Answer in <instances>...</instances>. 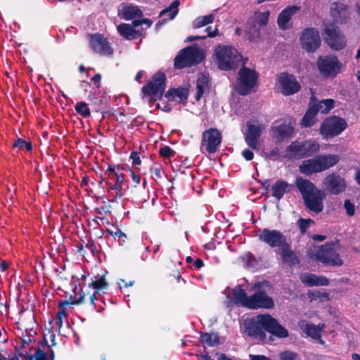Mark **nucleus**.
I'll return each instance as SVG.
<instances>
[{"label":"nucleus","mask_w":360,"mask_h":360,"mask_svg":"<svg viewBox=\"0 0 360 360\" xmlns=\"http://www.w3.org/2000/svg\"><path fill=\"white\" fill-rule=\"evenodd\" d=\"M150 172L154 175L155 179H160L162 177V165L155 164L150 167Z\"/></svg>","instance_id":"5fc2aeb1"},{"label":"nucleus","mask_w":360,"mask_h":360,"mask_svg":"<svg viewBox=\"0 0 360 360\" xmlns=\"http://www.w3.org/2000/svg\"><path fill=\"white\" fill-rule=\"evenodd\" d=\"M85 297H86L85 293L83 292V290L82 289H80V292H79L78 298H77V299L75 298L74 300H72V296L71 295L70 297V301L66 300L60 301L59 302L58 307L60 308V310H62V309L65 310V307L68 305H70V304L75 305V304H80L84 303L85 302Z\"/></svg>","instance_id":"58836bf2"},{"label":"nucleus","mask_w":360,"mask_h":360,"mask_svg":"<svg viewBox=\"0 0 360 360\" xmlns=\"http://www.w3.org/2000/svg\"><path fill=\"white\" fill-rule=\"evenodd\" d=\"M279 255L283 263L295 266L300 263L299 257L291 249L290 243L287 241L280 249Z\"/></svg>","instance_id":"b1692460"},{"label":"nucleus","mask_w":360,"mask_h":360,"mask_svg":"<svg viewBox=\"0 0 360 360\" xmlns=\"http://www.w3.org/2000/svg\"><path fill=\"white\" fill-rule=\"evenodd\" d=\"M140 153L137 151H133L130 154V159L132 160V163L134 165H140L141 164V160L139 157Z\"/></svg>","instance_id":"bf43d9fd"},{"label":"nucleus","mask_w":360,"mask_h":360,"mask_svg":"<svg viewBox=\"0 0 360 360\" xmlns=\"http://www.w3.org/2000/svg\"><path fill=\"white\" fill-rule=\"evenodd\" d=\"M123 169V167L117 165H109L107 169L105 171L104 174L108 176V179L110 180H113L114 177H116L117 175L120 174V170Z\"/></svg>","instance_id":"09e8293b"},{"label":"nucleus","mask_w":360,"mask_h":360,"mask_svg":"<svg viewBox=\"0 0 360 360\" xmlns=\"http://www.w3.org/2000/svg\"><path fill=\"white\" fill-rule=\"evenodd\" d=\"M262 285H264L266 287L271 286L269 281L255 283L253 288L258 289V290L249 296V302L248 303L247 307L248 309H271L274 307L275 304L273 298L269 296L265 290L261 289Z\"/></svg>","instance_id":"0eeeda50"},{"label":"nucleus","mask_w":360,"mask_h":360,"mask_svg":"<svg viewBox=\"0 0 360 360\" xmlns=\"http://www.w3.org/2000/svg\"><path fill=\"white\" fill-rule=\"evenodd\" d=\"M215 17L214 14L199 16L193 22L192 27L194 29H198L207 25L211 24L214 21Z\"/></svg>","instance_id":"ea45409f"},{"label":"nucleus","mask_w":360,"mask_h":360,"mask_svg":"<svg viewBox=\"0 0 360 360\" xmlns=\"http://www.w3.org/2000/svg\"><path fill=\"white\" fill-rule=\"evenodd\" d=\"M322 34L325 42L333 50L340 51L347 45L345 36L333 23L325 24Z\"/></svg>","instance_id":"6e6552de"},{"label":"nucleus","mask_w":360,"mask_h":360,"mask_svg":"<svg viewBox=\"0 0 360 360\" xmlns=\"http://www.w3.org/2000/svg\"><path fill=\"white\" fill-rule=\"evenodd\" d=\"M105 232L115 238H117L118 243L120 245H122L125 243V238H127V236L120 229H117L115 231H112L110 229H106Z\"/></svg>","instance_id":"3c124183"},{"label":"nucleus","mask_w":360,"mask_h":360,"mask_svg":"<svg viewBox=\"0 0 360 360\" xmlns=\"http://www.w3.org/2000/svg\"><path fill=\"white\" fill-rule=\"evenodd\" d=\"M270 15V11H266L264 12L255 11L254 15L248 24H255L261 27L267 25Z\"/></svg>","instance_id":"f704fd0d"},{"label":"nucleus","mask_w":360,"mask_h":360,"mask_svg":"<svg viewBox=\"0 0 360 360\" xmlns=\"http://www.w3.org/2000/svg\"><path fill=\"white\" fill-rule=\"evenodd\" d=\"M294 127L289 124H281L272 127V137L278 143L283 142L285 139L291 138L294 134Z\"/></svg>","instance_id":"5701e85b"},{"label":"nucleus","mask_w":360,"mask_h":360,"mask_svg":"<svg viewBox=\"0 0 360 360\" xmlns=\"http://www.w3.org/2000/svg\"><path fill=\"white\" fill-rule=\"evenodd\" d=\"M112 181H115L114 191H115L116 195L112 199L109 200L110 202H115L117 198H121L125 191V189H123V185L126 183V181L123 174L117 175L116 177H114Z\"/></svg>","instance_id":"72a5a7b5"},{"label":"nucleus","mask_w":360,"mask_h":360,"mask_svg":"<svg viewBox=\"0 0 360 360\" xmlns=\"http://www.w3.org/2000/svg\"><path fill=\"white\" fill-rule=\"evenodd\" d=\"M34 356L35 360H49L46 354L40 349L36 350L34 356H30V360H32Z\"/></svg>","instance_id":"13d9d810"},{"label":"nucleus","mask_w":360,"mask_h":360,"mask_svg":"<svg viewBox=\"0 0 360 360\" xmlns=\"http://www.w3.org/2000/svg\"><path fill=\"white\" fill-rule=\"evenodd\" d=\"M89 47L95 53L103 56H111L113 49L110 46L108 39L99 33L88 34Z\"/></svg>","instance_id":"dca6fc26"},{"label":"nucleus","mask_w":360,"mask_h":360,"mask_svg":"<svg viewBox=\"0 0 360 360\" xmlns=\"http://www.w3.org/2000/svg\"><path fill=\"white\" fill-rule=\"evenodd\" d=\"M180 5L179 0H174L172 1V3L170 4V6L168 8H166L165 9L162 10L160 15H162L168 12L169 13V20H172L175 18L176 14L178 13V7Z\"/></svg>","instance_id":"c03bdc74"},{"label":"nucleus","mask_w":360,"mask_h":360,"mask_svg":"<svg viewBox=\"0 0 360 360\" xmlns=\"http://www.w3.org/2000/svg\"><path fill=\"white\" fill-rule=\"evenodd\" d=\"M222 134L217 128H210L202 132L200 148L209 154L216 153L221 143Z\"/></svg>","instance_id":"9b49d317"},{"label":"nucleus","mask_w":360,"mask_h":360,"mask_svg":"<svg viewBox=\"0 0 360 360\" xmlns=\"http://www.w3.org/2000/svg\"><path fill=\"white\" fill-rule=\"evenodd\" d=\"M119 34L127 40H133L142 35L141 31L136 30L129 24L121 23L117 27Z\"/></svg>","instance_id":"c85d7f7f"},{"label":"nucleus","mask_w":360,"mask_h":360,"mask_svg":"<svg viewBox=\"0 0 360 360\" xmlns=\"http://www.w3.org/2000/svg\"><path fill=\"white\" fill-rule=\"evenodd\" d=\"M299 170L302 174L307 176L321 172L317 156L314 158L304 160L300 165Z\"/></svg>","instance_id":"bb28decb"},{"label":"nucleus","mask_w":360,"mask_h":360,"mask_svg":"<svg viewBox=\"0 0 360 360\" xmlns=\"http://www.w3.org/2000/svg\"><path fill=\"white\" fill-rule=\"evenodd\" d=\"M91 105L93 109L97 112H101L103 114L102 118L105 117V114L108 112H104L108 107V100L106 97L96 98L94 97L91 99Z\"/></svg>","instance_id":"c9c22d12"},{"label":"nucleus","mask_w":360,"mask_h":360,"mask_svg":"<svg viewBox=\"0 0 360 360\" xmlns=\"http://www.w3.org/2000/svg\"><path fill=\"white\" fill-rule=\"evenodd\" d=\"M300 10L298 6H288L285 8L278 15L277 18L278 26L280 29L285 30L290 28L289 22L292 17Z\"/></svg>","instance_id":"4be33fe9"},{"label":"nucleus","mask_w":360,"mask_h":360,"mask_svg":"<svg viewBox=\"0 0 360 360\" xmlns=\"http://www.w3.org/2000/svg\"><path fill=\"white\" fill-rule=\"evenodd\" d=\"M314 99V96H312L310 98V101L309 103V107L304 115L303 117L301 120V124L304 127H311L314 126L316 122V116L319 112L320 109L317 108L316 105L313 104V100Z\"/></svg>","instance_id":"393cba45"},{"label":"nucleus","mask_w":360,"mask_h":360,"mask_svg":"<svg viewBox=\"0 0 360 360\" xmlns=\"http://www.w3.org/2000/svg\"><path fill=\"white\" fill-rule=\"evenodd\" d=\"M258 82V73L252 69L245 66L240 69L237 75L236 90L241 96H246L254 91V87Z\"/></svg>","instance_id":"39448f33"},{"label":"nucleus","mask_w":360,"mask_h":360,"mask_svg":"<svg viewBox=\"0 0 360 360\" xmlns=\"http://www.w3.org/2000/svg\"><path fill=\"white\" fill-rule=\"evenodd\" d=\"M91 80L94 82L96 88H99L101 86V75L100 73L94 75Z\"/></svg>","instance_id":"0e129e2a"},{"label":"nucleus","mask_w":360,"mask_h":360,"mask_svg":"<svg viewBox=\"0 0 360 360\" xmlns=\"http://www.w3.org/2000/svg\"><path fill=\"white\" fill-rule=\"evenodd\" d=\"M85 248L89 249L93 255L96 251V248L93 240H88L87 243L85 245Z\"/></svg>","instance_id":"69168bd1"},{"label":"nucleus","mask_w":360,"mask_h":360,"mask_svg":"<svg viewBox=\"0 0 360 360\" xmlns=\"http://www.w3.org/2000/svg\"><path fill=\"white\" fill-rule=\"evenodd\" d=\"M302 49L308 53L315 52L321 46V38L319 31L314 27L303 30L300 37Z\"/></svg>","instance_id":"ddd939ff"},{"label":"nucleus","mask_w":360,"mask_h":360,"mask_svg":"<svg viewBox=\"0 0 360 360\" xmlns=\"http://www.w3.org/2000/svg\"><path fill=\"white\" fill-rule=\"evenodd\" d=\"M200 341L210 347H214L219 344V336L216 333H205L200 335Z\"/></svg>","instance_id":"4c0bfd02"},{"label":"nucleus","mask_w":360,"mask_h":360,"mask_svg":"<svg viewBox=\"0 0 360 360\" xmlns=\"http://www.w3.org/2000/svg\"><path fill=\"white\" fill-rule=\"evenodd\" d=\"M298 354L292 351L286 350L279 354L281 360H297Z\"/></svg>","instance_id":"603ef678"},{"label":"nucleus","mask_w":360,"mask_h":360,"mask_svg":"<svg viewBox=\"0 0 360 360\" xmlns=\"http://www.w3.org/2000/svg\"><path fill=\"white\" fill-rule=\"evenodd\" d=\"M249 25L250 27L247 30L249 39L251 41L256 42L260 38V27L252 23Z\"/></svg>","instance_id":"a18cd8bd"},{"label":"nucleus","mask_w":360,"mask_h":360,"mask_svg":"<svg viewBox=\"0 0 360 360\" xmlns=\"http://www.w3.org/2000/svg\"><path fill=\"white\" fill-rule=\"evenodd\" d=\"M205 58L201 49L196 46H191L181 49L174 60L176 69L181 70L185 68L200 63Z\"/></svg>","instance_id":"20e7f679"},{"label":"nucleus","mask_w":360,"mask_h":360,"mask_svg":"<svg viewBox=\"0 0 360 360\" xmlns=\"http://www.w3.org/2000/svg\"><path fill=\"white\" fill-rule=\"evenodd\" d=\"M297 226L300 229V231L302 234H304L307 231V230L309 229V226L311 224H314V221L310 218L309 219H304V218H300L297 220Z\"/></svg>","instance_id":"8fccbe9b"},{"label":"nucleus","mask_w":360,"mask_h":360,"mask_svg":"<svg viewBox=\"0 0 360 360\" xmlns=\"http://www.w3.org/2000/svg\"><path fill=\"white\" fill-rule=\"evenodd\" d=\"M292 185L289 184L288 182L279 179L271 186L272 194L271 195L280 200L285 193L291 191Z\"/></svg>","instance_id":"cd10ccee"},{"label":"nucleus","mask_w":360,"mask_h":360,"mask_svg":"<svg viewBox=\"0 0 360 360\" xmlns=\"http://www.w3.org/2000/svg\"><path fill=\"white\" fill-rule=\"evenodd\" d=\"M338 242H328L321 245L314 254L315 260L330 266H340L343 261L338 252Z\"/></svg>","instance_id":"423d86ee"},{"label":"nucleus","mask_w":360,"mask_h":360,"mask_svg":"<svg viewBox=\"0 0 360 360\" xmlns=\"http://www.w3.org/2000/svg\"><path fill=\"white\" fill-rule=\"evenodd\" d=\"M263 316H264V314H259L257 316L256 319H250L244 321L245 332L248 335L261 341L266 339Z\"/></svg>","instance_id":"4468645a"},{"label":"nucleus","mask_w":360,"mask_h":360,"mask_svg":"<svg viewBox=\"0 0 360 360\" xmlns=\"http://www.w3.org/2000/svg\"><path fill=\"white\" fill-rule=\"evenodd\" d=\"M205 31L207 33L206 36L209 37H214L219 34L218 29L217 27L214 28V30H212V27H207Z\"/></svg>","instance_id":"e2e57ef3"},{"label":"nucleus","mask_w":360,"mask_h":360,"mask_svg":"<svg viewBox=\"0 0 360 360\" xmlns=\"http://www.w3.org/2000/svg\"><path fill=\"white\" fill-rule=\"evenodd\" d=\"M159 154L161 157L165 158H169L174 156L175 151L173 150L169 146H165L160 148Z\"/></svg>","instance_id":"864d4df0"},{"label":"nucleus","mask_w":360,"mask_h":360,"mask_svg":"<svg viewBox=\"0 0 360 360\" xmlns=\"http://www.w3.org/2000/svg\"><path fill=\"white\" fill-rule=\"evenodd\" d=\"M302 281L308 286H326L329 284V280L323 276H316L313 274H306Z\"/></svg>","instance_id":"7c9ffc66"},{"label":"nucleus","mask_w":360,"mask_h":360,"mask_svg":"<svg viewBox=\"0 0 360 360\" xmlns=\"http://www.w3.org/2000/svg\"><path fill=\"white\" fill-rule=\"evenodd\" d=\"M250 360H271L269 357L264 355H256V354H250Z\"/></svg>","instance_id":"338daca9"},{"label":"nucleus","mask_w":360,"mask_h":360,"mask_svg":"<svg viewBox=\"0 0 360 360\" xmlns=\"http://www.w3.org/2000/svg\"><path fill=\"white\" fill-rule=\"evenodd\" d=\"M255 124L250 122H247L246 134L245 141L247 145L252 149H257L259 145L258 139L260 137L264 127L262 124L258 123V121H254Z\"/></svg>","instance_id":"aec40b11"},{"label":"nucleus","mask_w":360,"mask_h":360,"mask_svg":"<svg viewBox=\"0 0 360 360\" xmlns=\"http://www.w3.org/2000/svg\"><path fill=\"white\" fill-rule=\"evenodd\" d=\"M314 105L320 109L319 112L322 114L328 113L334 108V100L331 98L323 99L321 101H317L316 98L313 100Z\"/></svg>","instance_id":"e433bc0d"},{"label":"nucleus","mask_w":360,"mask_h":360,"mask_svg":"<svg viewBox=\"0 0 360 360\" xmlns=\"http://www.w3.org/2000/svg\"><path fill=\"white\" fill-rule=\"evenodd\" d=\"M91 285L96 290V292H98L102 290L107 289L108 287V284L105 280V275L103 274L100 276L98 279L96 281H92V282L89 284V286Z\"/></svg>","instance_id":"37998d69"},{"label":"nucleus","mask_w":360,"mask_h":360,"mask_svg":"<svg viewBox=\"0 0 360 360\" xmlns=\"http://www.w3.org/2000/svg\"><path fill=\"white\" fill-rule=\"evenodd\" d=\"M75 111L82 117L86 118L90 116V109L84 101L77 103L75 106Z\"/></svg>","instance_id":"49530a36"},{"label":"nucleus","mask_w":360,"mask_h":360,"mask_svg":"<svg viewBox=\"0 0 360 360\" xmlns=\"http://www.w3.org/2000/svg\"><path fill=\"white\" fill-rule=\"evenodd\" d=\"M322 328L319 326H316L314 324H307L306 326L305 332L307 335L310 336L314 340H320V342L323 343V341L321 340Z\"/></svg>","instance_id":"a19ab883"},{"label":"nucleus","mask_w":360,"mask_h":360,"mask_svg":"<svg viewBox=\"0 0 360 360\" xmlns=\"http://www.w3.org/2000/svg\"><path fill=\"white\" fill-rule=\"evenodd\" d=\"M260 241L271 248L279 249L288 241L287 237L282 232L276 229H263L259 234Z\"/></svg>","instance_id":"2eb2a0df"},{"label":"nucleus","mask_w":360,"mask_h":360,"mask_svg":"<svg viewBox=\"0 0 360 360\" xmlns=\"http://www.w3.org/2000/svg\"><path fill=\"white\" fill-rule=\"evenodd\" d=\"M13 148H18L19 150H25L30 152L32 150V144L31 141H25L22 138H18L13 144Z\"/></svg>","instance_id":"de8ad7c7"},{"label":"nucleus","mask_w":360,"mask_h":360,"mask_svg":"<svg viewBox=\"0 0 360 360\" xmlns=\"http://www.w3.org/2000/svg\"><path fill=\"white\" fill-rule=\"evenodd\" d=\"M347 127V123L344 118L332 115L321 122L319 131L324 139H330L339 136Z\"/></svg>","instance_id":"1a4fd4ad"},{"label":"nucleus","mask_w":360,"mask_h":360,"mask_svg":"<svg viewBox=\"0 0 360 360\" xmlns=\"http://www.w3.org/2000/svg\"><path fill=\"white\" fill-rule=\"evenodd\" d=\"M129 171L130 172L132 181L135 184L134 186H131L130 192L131 193H137L134 189L136 188V186L140 184L141 178L139 175L136 174L134 170L129 169Z\"/></svg>","instance_id":"6e6d98bb"},{"label":"nucleus","mask_w":360,"mask_h":360,"mask_svg":"<svg viewBox=\"0 0 360 360\" xmlns=\"http://www.w3.org/2000/svg\"><path fill=\"white\" fill-rule=\"evenodd\" d=\"M208 79L207 78L203 75L201 78H199L196 84V90L197 93L195 95V100L197 101H200L202 96L204 94L205 87L207 86Z\"/></svg>","instance_id":"79ce46f5"},{"label":"nucleus","mask_w":360,"mask_h":360,"mask_svg":"<svg viewBox=\"0 0 360 360\" xmlns=\"http://www.w3.org/2000/svg\"><path fill=\"white\" fill-rule=\"evenodd\" d=\"M189 90L188 88L179 87L170 88L165 94V96L172 101H178L183 105H186L188 102Z\"/></svg>","instance_id":"a878e982"},{"label":"nucleus","mask_w":360,"mask_h":360,"mask_svg":"<svg viewBox=\"0 0 360 360\" xmlns=\"http://www.w3.org/2000/svg\"><path fill=\"white\" fill-rule=\"evenodd\" d=\"M321 172L326 171L335 165L340 161V157L335 154L317 155Z\"/></svg>","instance_id":"c756f323"},{"label":"nucleus","mask_w":360,"mask_h":360,"mask_svg":"<svg viewBox=\"0 0 360 360\" xmlns=\"http://www.w3.org/2000/svg\"><path fill=\"white\" fill-rule=\"evenodd\" d=\"M111 206L110 205H104L100 208H96L95 212L98 214H103L106 213H110Z\"/></svg>","instance_id":"680f3d73"},{"label":"nucleus","mask_w":360,"mask_h":360,"mask_svg":"<svg viewBox=\"0 0 360 360\" xmlns=\"http://www.w3.org/2000/svg\"><path fill=\"white\" fill-rule=\"evenodd\" d=\"M278 83L280 92L284 96H290L298 92L301 88L300 83L295 76L287 72L281 73L278 76Z\"/></svg>","instance_id":"a211bd4d"},{"label":"nucleus","mask_w":360,"mask_h":360,"mask_svg":"<svg viewBox=\"0 0 360 360\" xmlns=\"http://www.w3.org/2000/svg\"><path fill=\"white\" fill-rule=\"evenodd\" d=\"M216 63L219 70H236L243 60V56L232 46L218 45L214 49Z\"/></svg>","instance_id":"f03ea898"},{"label":"nucleus","mask_w":360,"mask_h":360,"mask_svg":"<svg viewBox=\"0 0 360 360\" xmlns=\"http://www.w3.org/2000/svg\"><path fill=\"white\" fill-rule=\"evenodd\" d=\"M342 66L337 56H320L316 60L317 69L323 77H336L341 72Z\"/></svg>","instance_id":"9d476101"},{"label":"nucleus","mask_w":360,"mask_h":360,"mask_svg":"<svg viewBox=\"0 0 360 360\" xmlns=\"http://www.w3.org/2000/svg\"><path fill=\"white\" fill-rule=\"evenodd\" d=\"M320 150V145L314 140L294 141L286 148V155L290 160H300L309 157Z\"/></svg>","instance_id":"7ed1b4c3"},{"label":"nucleus","mask_w":360,"mask_h":360,"mask_svg":"<svg viewBox=\"0 0 360 360\" xmlns=\"http://www.w3.org/2000/svg\"><path fill=\"white\" fill-rule=\"evenodd\" d=\"M242 155L248 161L252 160L254 158L253 152L248 148H245L242 151Z\"/></svg>","instance_id":"052dcab7"},{"label":"nucleus","mask_w":360,"mask_h":360,"mask_svg":"<svg viewBox=\"0 0 360 360\" xmlns=\"http://www.w3.org/2000/svg\"><path fill=\"white\" fill-rule=\"evenodd\" d=\"M231 293L233 298V302L236 304L241 305L244 307H248V303L249 302V296L247 295L245 290L242 288L240 285L235 286Z\"/></svg>","instance_id":"2f4dec72"},{"label":"nucleus","mask_w":360,"mask_h":360,"mask_svg":"<svg viewBox=\"0 0 360 360\" xmlns=\"http://www.w3.org/2000/svg\"><path fill=\"white\" fill-rule=\"evenodd\" d=\"M330 13L335 22L346 23L349 18L348 6L344 2L334 1L330 4Z\"/></svg>","instance_id":"412c9836"},{"label":"nucleus","mask_w":360,"mask_h":360,"mask_svg":"<svg viewBox=\"0 0 360 360\" xmlns=\"http://www.w3.org/2000/svg\"><path fill=\"white\" fill-rule=\"evenodd\" d=\"M166 88V76L164 72H158L152 76L149 81L141 89L144 95L162 98Z\"/></svg>","instance_id":"f8f14e48"},{"label":"nucleus","mask_w":360,"mask_h":360,"mask_svg":"<svg viewBox=\"0 0 360 360\" xmlns=\"http://www.w3.org/2000/svg\"><path fill=\"white\" fill-rule=\"evenodd\" d=\"M120 16L126 20H129L136 18L142 17L143 12L138 6L129 4L122 8Z\"/></svg>","instance_id":"473e14b6"},{"label":"nucleus","mask_w":360,"mask_h":360,"mask_svg":"<svg viewBox=\"0 0 360 360\" xmlns=\"http://www.w3.org/2000/svg\"><path fill=\"white\" fill-rule=\"evenodd\" d=\"M323 185L331 195H339L345 192L347 188V182L345 178L335 172L327 175L323 181Z\"/></svg>","instance_id":"f3484780"},{"label":"nucleus","mask_w":360,"mask_h":360,"mask_svg":"<svg viewBox=\"0 0 360 360\" xmlns=\"http://www.w3.org/2000/svg\"><path fill=\"white\" fill-rule=\"evenodd\" d=\"M344 207L346 210L347 214L349 217H352L355 213V207L353 203L350 202L349 200L347 199L344 202Z\"/></svg>","instance_id":"4d7b16f0"},{"label":"nucleus","mask_w":360,"mask_h":360,"mask_svg":"<svg viewBox=\"0 0 360 360\" xmlns=\"http://www.w3.org/2000/svg\"><path fill=\"white\" fill-rule=\"evenodd\" d=\"M295 186L302 195L306 208L318 214L323 212V200L326 194L323 191L318 188L310 180L301 176L295 179Z\"/></svg>","instance_id":"f257e3e1"},{"label":"nucleus","mask_w":360,"mask_h":360,"mask_svg":"<svg viewBox=\"0 0 360 360\" xmlns=\"http://www.w3.org/2000/svg\"><path fill=\"white\" fill-rule=\"evenodd\" d=\"M265 326V331L278 338H285L289 336L288 331L282 326L278 321L269 314H264L262 318Z\"/></svg>","instance_id":"6ab92c4d"},{"label":"nucleus","mask_w":360,"mask_h":360,"mask_svg":"<svg viewBox=\"0 0 360 360\" xmlns=\"http://www.w3.org/2000/svg\"><path fill=\"white\" fill-rule=\"evenodd\" d=\"M193 265L197 269H200L204 266V262L200 258H196L193 262Z\"/></svg>","instance_id":"774afa93"}]
</instances>
